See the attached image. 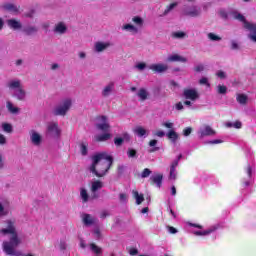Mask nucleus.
Here are the masks:
<instances>
[{
    "mask_svg": "<svg viewBox=\"0 0 256 256\" xmlns=\"http://www.w3.org/2000/svg\"><path fill=\"white\" fill-rule=\"evenodd\" d=\"M231 49L234 50V51L239 49V44H237V42H235V41H232L231 42Z\"/></svg>",
    "mask_w": 256,
    "mask_h": 256,
    "instance_id": "052dcab7",
    "label": "nucleus"
},
{
    "mask_svg": "<svg viewBox=\"0 0 256 256\" xmlns=\"http://www.w3.org/2000/svg\"><path fill=\"white\" fill-rule=\"evenodd\" d=\"M80 197L83 201V203H87V201H91V199H97V194H93V196H89L87 193H81Z\"/></svg>",
    "mask_w": 256,
    "mask_h": 256,
    "instance_id": "393cba45",
    "label": "nucleus"
},
{
    "mask_svg": "<svg viewBox=\"0 0 256 256\" xmlns=\"http://www.w3.org/2000/svg\"><path fill=\"white\" fill-rule=\"evenodd\" d=\"M149 181H150V185L154 187H158V189H161L163 185V174L156 173L150 177Z\"/></svg>",
    "mask_w": 256,
    "mask_h": 256,
    "instance_id": "423d86ee",
    "label": "nucleus"
},
{
    "mask_svg": "<svg viewBox=\"0 0 256 256\" xmlns=\"http://www.w3.org/2000/svg\"><path fill=\"white\" fill-rule=\"evenodd\" d=\"M200 85H206V87H211L209 80L206 77H203L199 80Z\"/></svg>",
    "mask_w": 256,
    "mask_h": 256,
    "instance_id": "de8ad7c7",
    "label": "nucleus"
},
{
    "mask_svg": "<svg viewBox=\"0 0 256 256\" xmlns=\"http://www.w3.org/2000/svg\"><path fill=\"white\" fill-rule=\"evenodd\" d=\"M246 172H247V175H248L249 179H251V175L253 173V168H251V165L247 166Z\"/></svg>",
    "mask_w": 256,
    "mask_h": 256,
    "instance_id": "864d4df0",
    "label": "nucleus"
},
{
    "mask_svg": "<svg viewBox=\"0 0 256 256\" xmlns=\"http://www.w3.org/2000/svg\"><path fill=\"white\" fill-rule=\"evenodd\" d=\"M99 189H103V182H101L100 180L92 182L91 192L95 193L96 191H99Z\"/></svg>",
    "mask_w": 256,
    "mask_h": 256,
    "instance_id": "412c9836",
    "label": "nucleus"
},
{
    "mask_svg": "<svg viewBox=\"0 0 256 256\" xmlns=\"http://www.w3.org/2000/svg\"><path fill=\"white\" fill-rule=\"evenodd\" d=\"M168 61L170 63H187V58L180 56L179 54H174L168 57Z\"/></svg>",
    "mask_w": 256,
    "mask_h": 256,
    "instance_id": "4468645a",
    "label": "nucleus"
},
{
    "mask_svg": "<svg viewBox=\"0 0 256 256\" xmlns=\"http://www.w3.org/2000/svg\"><path fill=\"white\" fill-rule=\"evenodd\" d=\"M236 100L240 103V105H247V95L238 94Z\"/></svg>",
    "mask_w": 256,
    "mask_h": 256,
    "instance_id": "c85d7f7f",
    "label": "nucleus"
},
{
    "mask_svg": "<svg viewBox=\"0 0 256 256\" xmlns=\"http://www.w3.org/2000/svg\"><path fill=\"white\" fill-rule=\"evenodd\" d=\"M114 144L116 145V147H121V145H123V138L121 137L114 138Z\"/></svg>",
    "mask_w": 256,
    "mask_h": 256,
    "instance_id": "09e8293b",
    "label": "nucleus"
},
{
    "mask_svg": "<svg viewBox=\"0 0 256 256\" xmlns=\"http://www.w3.org/2000/svg\"><path fill=\"white\" fill-rule=\"evenodd\" d=\"M134 133L135 135H138V137H145V135H147V130L143 128V126H137L134 129Z\"/></svg>",
    "mask_w": 256,
    "mask_h": 256,
    "instance_id": "4be33fe9",
    "label": "nucleus"
},
{
    "mask_svg": "<svg viewBox=\"0 0 256 256\" xmlns=\"http://www.w3.org/2000/svg\"><path fill=\"white\" fill-rule=\"evenodd\" d=\"M127 155L130 159H135V157H137V150L129 148L127 151Z\"/></svg>",
    "mask_w": 256,
    "mask_h": 256,
    "instance_id": "79ce46f5",
    "label": "nucleus"
},
{
    "mask_svg": "<svg viewBox=\"0 0 256 256\" xmlns=\"http://www.w3.org/2000/svg\"><path fill=\"white\" fill-rule=\"evenodd\" d=\"M234 19H237L238 21H241L244 25V29L250 32V39L252 41H256V24L250 23L245 19V16L241 13H234Z\"/></svg>",
    "mask_w": 256,
    "mask_h": 256,
    "instance_id": "20e7f679",
    "label": "nucleus"
},
{
    "mask_svg": "<svg viewBox=\"0 0 256 256\" xmlns=\"http://www.w3.org/2000/svg\"><path fill=\"white\" fill-rule=\"evenodd\" d=\"M38 29L35 26H28L24 29V33L27 35H33L34 33H37Z\"/></svg>",
    "mask_w": 256,
    "mask_h": 256,
    "instance_id": "c756f323",
    "label": "nucleus"
},
{
    "mask_svg": "<svg viewBox=\"0 0 256 256\" xmlns=\"http://www.w3.org/2000/svg\"><path fill=\"white\" fill-rule=\"evenodd\" d=\"M183 97L184 99H190V101H197L199 99V92L195 89H184Z\"/></svg>",
    "mask_w": 256,
    "mask_h": 256,
    "instance_id": "0eeeda50",
    "label": "nucleus"
},
{
    "mask_svg": "<svg viewBox=\"0 0 256 256\" xmlns=\"http://www.w3.org/2000/svg\"><path fill=\"white\" fill-rule=\"evenodd\" d=\"M185 15H187L188 17H199V10L194 7L191 11L185 12Z\"/></svg>",
    "mask_w": 256,
    "mask_h": 256,
    "instance_id": "473e14b6",
    "label": "nucleus"
},
{
    "mask_svg": "<svg viewBox=\"0 0 256 256\" xmlns=\"http://www.w3.org/2000/svg\"><path fill=\"white\" fill-rule=\"evenodd\" d=\"M216 75H217V77H219L220 79H225V77H227V75L225 74V72H223V71H218L217 73H216Z\"/></svg>",
    "mask_w": 256,
    "mask_h": 256,
    "instance_id": "5fc2aeb1",
    "label": "nucleus"
},
{
    "mask_svg": "<svg viewBox=\"0 0 256 256\" xmlns=\"http://www.w3.org/2000/svg\"><path fill=\"white\" fill-rule=\"evenodd\" d=\"M8 87L10 89H19V87H21V82L19 80L12 81L9 83Z\"/></svg>",
    "mask_w": 256,
    "mask_h": 256,
    "instance_id": "a19ab883",
    "label": "nucleus"
},
{
    "mask_svg": "<svg viewBox=\"0 0 256 256\" xmlns=\"http://www.w3.org/2000/svg\"><path fill=\"white\" fill-rule=\"evenodd\" d=\"M134 199H136L137 205H141L143 201H145V197L143 196V194H139V193L134 194Z\"/></svg>",
    "mask_w": 256,
    "mask_h": 256,
    "instance_id": "f704fd0d",
    "label": "nucleus"
},
{
    "mask_svg": "<svg viewBox=\"0 0 256 256\" xmlns=\"http://www.w3.org/2000/svg\"><path fill=\"white\" fill-rule=\"evenodd\" d=\"M132 21L135 23V25H138V27H143V18L135 16L132 18Z\"/></svg>",
    "mask_w": 256,
    "mask_h": 256,
    "instance_id": "ea45409f",
    "label": "nucleus"
},
{
    "mask_svg": "<svg viewBox=\"0 0 256 256\" xmlns=\"http://www.w3.org/2000/svg\"><path fill=\"white\" fill-rule=\"evenodd\" d=\"M66 32L67 26H65L63 22L58 23L54 28V33H58L59 35H63Z\"/></svg>",
    "mask_w": 256,
    "mask_h": 256,
    "instance_id": "dca6fc26",
    "label": "nucleus"
},
{
    "mask_svg": "<svg viewBox=\"0 0 256 256\" xmlns=\"http://www.w3.org/2000/svg\"><path fill=\"white\" fill-rule=\"evenodd\" d=\"M177 167H179V165H177V160L173 161L170 165V174H169V179L175 181V179H177Z\"/></svg>",
    "mask_w": 256,
    "mask_h": 256,
    "instance_id": "ddd939ff",
    "label": "nucleus"
},
{
    "mask_svg": "<svg viewBox=\"0 0 256 256\" xmlns=\"http://www.w3.org/2000/svg\"><path fill=\"white\" fill-rule=\"evenodd\" d=\"M120 201H122V203H125V201H127V194H120Z\"/></svg>",
    "mask_w": 256,
    "mask_h": 256,
    "instance_id": "338daca9",
    "label": "nucleus"
},
{
    "mask_svg": "<svg viewBox=\"0 0 256 256\" xmlns=\"http://www.w3.org/2000/svg\"><path fill=\"white\" fill-rule=\"evenodd\" d=\"M113 87H114V84H113V83H110L109 85H107V86L104 88V90H103V92H102V95H103L104 97H107V95H109V92L112 91Z\"/></svg>",
    "mask_w": 256,
    "mask_h": 256,
    "instance_id": "e433bc0d",
    "label": "nucleus"
},
{
    "mask_svg": "<svg viewBox=\"0 0 256 256\" xmlns=\"http://www.w3.org/2000/svg\"><path fill=\"white\" fill-rule=\"evenodd\" d=\"M117 171L118 175H123L125 173V166H118Z\"/></svg>",
    "mask_w": 256,
    "mask_h": 256,
    "instance_id": "bf43d9fd",
    "label": "nucleus"
},
{
    "mask_svg": "<svg viewBox=\"0 0 256 256\" xmlns=\"http://www.w3.org/2000/svg\"><path fill=\"white\" fill-rule=\"evenodd\" d=\"M7 109L8 111H10V113H13V114L19 113V108L14 107L13 103L11 102H7Z\"/></svg>",
    "mask_w": 256,
    "mask_h": 256,
    "instance_id": "c9c22d12",
    "label": "nucleus"
},
{
    "mask_svg": "<svg viewBox=\"0 0 256 256\" xmlns=\"http://www.w3.org/2000/svg\"><path fill=\"white\" fill-rule=\"evenodd\" d=\"M31 141L34 145H41V135L37 132H33L31 135Z\"/></svg>",
    "mask_w": 256,
    "mask_h": 256,
    "instance_id": "5701e85b",
    "label": "nucleus"
},
{
    "mask_svg": "<svg viewBox=\"0 0 256 256\" xmlns=\"http://www.w3.org/2000/svg\"><path fill=\"white\" fill-rule=\"evenodd\" d=\"M122 139L123 141H131V135H129V133L125 132L123 135H122Z\"/></svg>",
    "mask_w": 256,
    "mask_h": 256,
    "instance_id": "6e6d98bb",
    "label": "nucleus"
},
{
    "mask_svg": "<svg viewBox=\"0 0 256 256\" xmlns=\"http://www.w3.org/2000/svg\"><path fill=\"white\" fill-rule=\"evenodd\" d=\"M4 11H8V13H12V15H19V6L13 3H6L2 5Z\"/></svg>",
    "mask_w": 256,
    "mask_h": 256,
    "instance_id": "6e6552de",
    "label": "nucleus"
},
{
    "mask_svg": "<svg viewBox=\"0 0 256 256\" xmlns=\"http://www.w3.org/2000/svg\"><path fill=\"white\" fill-rule=\"evenodd\" d=\"M17 97H18L19 101H23L25 99V90L22 88H19Z\"/></svg>",
    "mask_w": 256,
    "mask_h": 256,
    "instance_id": "c03bdc74",
    "label": "nucleus"
},
{
    "mask_svg": "<svg viewBox=\"0 0 256 256\" xmlns=\"http://www.w3.org/2000/svg\"><path fill=\"white\" fill-rule=\"evenodd\" d=\"M7 215H9V210L0 202V219L1 217H7Z\"/></svg>",
    "mask_w": 256,
    "mask_h": 256,
    "instance_id": "7c9ffc66",
    "label": "nucleus"
},
{
    "mask_svg": "<svg viewBox=\"0 0 256 256\" xmlns=\"http://www.w3.org/2000/svg\"><path fill=\"white\" fill-rule=\"evenodd\" d=\"M80 153L83 157L87 156L89 153V144L87 142H82L79 145Z\"/></svg>",
    "mask_w": 256,
    "mask_h": 256,
    "instance_id": "6ab92c4d",
    "label": "nucleus"
},
{
    "mask_svg": "<svg viewBox=\"0 0 256 256\" xmlns=\"http://www.w3.org/2000/svg\"><path fill=\"white\" fill-rule=\"evenodd\" d=\"M208 39L210 41H221V36H217L215 33H208Z\"/></svg>",
    "mask_w": 256,
    "mask_h": 256,
    "instance_id": "37998d69",
    "label": "nucleus"
},
{
    "mask_svg": "<svg viewBox=\"0 0 256 256\" xmlns=\"http://www.w3.org/2000/svg\"><path fill=\"white\" fill-rule=\"evenodd\" d=\"M5 226L0 229L1 237L9 236V240H4L2 242V251L5 255L12 256H25L23 252L16 250V247L21 245L22 240L19 237V233H17V224L13 219H7L4 221Z\"/></svg>",
    "mask_w": 256,
    "mask_h": 256,
    "instance_id": "f257e3e1",
    "label": "nucleus"
},
{
    "mask_svg": "<svg viewBox=\"0 0 256 256\" xmlns=\"http://www.w3.org/2000/svg\"><path fill=\"white\" fill-rule=\"evenodd\" d=\"M163 127H166V129H173V123L171 122H165L163 124Z\"/></svg>",
    "mask_w": 256,
    "mask_h": 256,
    "instance_id": "e2e57ef3",
    "label": "nucleus"
},
{
    "mask_svg": "<svg viewBox=\"0 0 256 256\" xmlns=\"http://www.w3.org/2000/svg\"><path fill=\"white\" fill-rule=\"evenodd\" d=\"M200 137H211L213 135H215V130H213V128H211V126L206 125L203 128L200 129V131L198 132Z\"/></svg>",
    "mask_w": 256,
    "mask_h": 256,
    "instance_id": "1a4fd4ad",
    "label": "nucleus"
},
{
    "mask_svg": "<svg viewBox=\"0 0 256 256\" xmlns=\"http://www.w3.org/2000/svg\"><path fill=\"white\" fill-rule=\"evenodd\" d=\"M217 89H218L217 93L219 95H226L227 94V86H225V85H218Z\"/></svg>",
    "mask_w": 256,
    "mask_h": 256,
    "instance_id": "4c0bfd02",
    "label": "nucleus"
},
{
    "mask_svg": "<svg viewBox=\"0 0 256 256\" xmlns=\"http://www.w3.org/2000/svg\"><path fill=\"white\" fill-rule=\"evenodd\" d=\"M210 145H219V143H223V140L215 139L208 142Z\"/></svg>",
    "mask_w": 256,
    "mask_h": 256,
    "instance_id": "13d9d810",
    "label": "nucleus"
},
{
    "mask_svg": "<svg viewBox=\"0 0 256 256\" xmlns=\"http://www.w3.org/2000/svg\"><path fill=\"white\" fill-rule=\"evenodd\" d=\"M47 131L49 133H56V135H59V124L56 122L48 124Z\"/></svg>",
    "mask_w": 256,
    "mask_h": 256,
    "instance_id": "a211bd4d",
    "label": "nucleus"
},
{
    "mask_svg": "<svg viewBox=\"0 0 256 256\" xmlns=\"http://www.w3.org/2000/svg\"><path fill=\"white\" fill-rule=\"evenodd\" d=\"M82 221L84 225L87 227H91V225H95L96 219L89 214H82Z\"/></svg>",
    "mask_w": 256,
    "mask_h": 256,
    "instance_id": "f8f14e48",
    "label": "nucleus"
},
{
    "mask_svg": "<svg viewBox=\"0 0 256 256\" xmlns=\"http://www.w3.org/2000/svg\"><path fill=\"white\" fill-rule=\"evenodd\" d=\"M92 161L93 162L89 167L90 173L94 174L95 177L101 178L109 173V169H111L113 165V156H109L107 153L102 152L94 155Z\"/></svg>",
    "mask_w": 256,
    "mask_h": 256,
    "instance_id": "f03ea898",
    "label": "nucleus"
},
{
    "mask_svg": "<svg viewBox=\"0 0 256 256\" xmlns=\"http://www.w3.org/2000/svg\"><path fill=\"white\" fill-rule=\"evenodd\" d=\"M149 69H151V71L154 73H165V71L169 69V66L165 64H152L149 66Z\"/></svg>",
    "mask_w": 256,
    "mask_h": 256,
    "instance_id": "9d476101",
    "label": "nucleus"
},
{
    "mask_svg": "<svg viewBox=\"0 0 256 256\" xmlns=\"http://www.w3.org/2000/svg\"><path fill=\"white\" fill-rule=\"evenodd\" d=\"M167 137L168 139H171V141L173 143H175L177 141V139H179V134H177V132H175L174 129H171L168 133H167Z\"/></svg>",
    "mask_w": 256,
    "mask_h": 256,
    "instance_id": "b1692460",
    "label": "nucleus"
},
{
    "mask_svg": "<svg viewBox=\"0 0 256 256\" xmlns=\"http://www.w3.org/2000/svg\"><path fill=\"white\" fill-rule=\"evenodd\" d=\"M60 249L62 251H65V249H67V243H65V241L60 242Z\"/></svg>",
    "mask_w": 256,
    "mask_h": 256,
    "instance_id": "0e129e2a",
    "label": "nucleus"
},
{
    "mask_svg": "<svg viewBox=\"0 0 256 256\" xmlns=\"http://www.w3.org/2000/svg\"><path fill=\"white\" fill-rule=\"evenodd\" d=\"M122 29H124V31H130V33H138L139 31L133 24H125Z\"/></svg>",
    "mask_w": 256,
    "mask_h": 256,
    "instance_id": "a878e982",
    "label": "nucleus"
},
{
    "mask_svg": "<svg viewBox=\"0 0 256 256\" xmlns=\"http://www.w3.org/2000/svg\"><path fill=\"white\" fill-rule=\"evenodd\" d=\"M204 70H205V66H203L202 64L194 68V71H196V73H201V71H204Z\"/></svg>",
    "mask_w": 256,
    "mask_h": 256,
    "instance_id": "8fccbe9b",
    "label": "nucleus"
},
{
    "mask_svg": "<svg viewBox=\"0 0 256 256\" xmlns=\"http://www.w3.org/2000/svg\"><path fill=\"white\" fill-rule=\"evenodd\" d=\"M69 109H71V100L67 99L63 102L62 105L55 109L54 115L65 116L67 115V111H69Z\"/></svg>",
    "mask_w": 256,
    "mask_h": 256,
    "instance_id": "39448f33",
    "label": "nucleus"
},
{
    "mask_svg": "<svg viewBox=\"0 0 256 256\" xmlns=\"http://www.w3.org/2000/svg\"><path fill=\"white\" fill-rule=\"evenodd\" d=\"M100 119L103 123L97 124L96 125L97 129L104 132L109 131V129H111V125L107 123V116H100Z\"/></svg>",
    "mask_w": 256,
    "mask_h": 256,
    "instance_id": "9b49d317",
    "label": "nucleus"
},
{
    "mask_svg": "<svg viewBox=\"0 0 256 256\" xmlns=\"http://www.w3.org/2000/svg\"><path fill=\"white\" fill-rule=\"evenodd\" d=\"M7 25H8V27H10V29H21V27H22L21 22L15 20V19L7 20Z\"/></svg>",
    "mask_w": 256,
    "mask_h": 256,
    "instance_id": "f3484780",
    "label": "nucleus"
},
{
    "mask_svg": "<svg viewBox=\"0 0 256 256\" xmlns=\"http://www.w3.org/2000/svg\"><path fill=\"white\" fill-rule=\"evenodd\" d=\"M2 129L5 131V133H13V126L9 123H4L2 125Z\"/></svg>",
    "mask_w": 256,
    "mask_h": 256,
    "instance_id": "58836bf2",
    "label": "nucleus"
},
{
    "mask_svg": "<svg viewBox=\"0 0 256 256\" xmlns=\"http://www.w3.org/2000/svg\"><path fill=\"white\" fill-rule=\"evenodd\" d=\"M219 15L222 19H227L229 17L225 10H220Z\"/></svg>",
    "mask_w": 256,
    "mask_h": 256,
    "instance_id": "603ef678",
    "label": "nucleus"
},
{
    "mask_svg": "<svg viewBox=\"0 0 256 256\" xmlns=\"http://www.w3.org/2000/svg\"><path fill=\"white\" fill-rule=\"evenodd\" d=\"M156 137H165V132L163 130H158L155 132Z\"/></svg>",
    "mask_w": 256,
    "mask_h": 256,
    "instance_id": "4d7b16f0",
    "label": "nucleus"
},
{
    "mask_svg": "<svg viewBox=\"0 0 256 256\" xmlns=\"http://www.w3.org/2000/svg\"><path fill=\"white\" fill-rule=\"evenodd\" d=\"M172 37H174V39H183L187 37V34L183 31H178V32H173Z\"/></svg>",
    "mask_w": 256,
    "mask_h": 256,
    "instance_id": "2f4dec72",
    "label": "nucleus"
},
{
    "mask_svg": "<svg viewBox=\"0 0 256 256\" xmlns=\"http://www.w3.org/2000/svg\"><path fill=\"white\" fill-rule=\"evenodd\" d=\"M233 127H235V129H241V127H243V124L241 123V121H236L233 124Z\"/></svg>",
    "mask_w": 256,
    "mask_h": 256,
    "instance_id": "680f3d73",
    "label": "nucleus"
},
{
    "mask_svg": "<svg viewBox=\"0 0 256 256\" xmlns=\"http://www.w3.org/2000/svg\"><path fill=\"white\" fill-rule=\"evenodd\" d=\"M138 97H140L141 101H146L147 97H149V93L144 88H141L138 91Z\"/></svg>",
    "mask_w": 256,
    "mask_h": 256,
    "instance_id": "cd10ccee",
    "label": "nucleus"
},
{
    "mask_svg": "<svg viewBox=\"0 0 256 256\" xmlns=\"http://www.w3.org/2000/svg\"><path fill=\"white\" fill-rule=\"evenodd\" d=\"M191 133H193V128L186 127V128L183 129L184 137H189V135H191Z\"/></svg>",
    "mask_w": 256,
    "mask_h": 256,
    "instance_id": "49530a36",
    "label": "nucleus"
},
{
    "mask_svg": "<svg viewBox=\"0 0 256 256\" xmlns=\"http://www.w3.org/2000/svg\"><path fill=\"white\" fill-rule=\"evenodd\" d=\"M137 69H139V71H143V69H145V67H147V64H145V62H140L136 65Z\"/></svg>",
    "mask_w": 256,
    "mask_h": 256,
    "instance_id": "3c124183",
    "label": "nucleus"
},
{
    "mask_svg": "<svg viewBox=\"0 0 256 256\" xmlns=\"http://www.w3.org/2000/svg\"><path fill=\"white\" fill-rule=\"evenodd\" d=\"M188 227H191L190 232H192V234L196 237H207L208 235H211L212 233H215V231L220 229L221 224H214L206 230H203V226L189 222Z\"/></svg>",
    "mask_w": 256,
    "mask_h": 256,
    "instance_id": "7ed1b4c3",
    "label": "nucleus"
},
{
    "mask_svg": "<svg viewBox=\"0 0 256 256\" xmlns=\"http://www.w3.org/2000/svg\"><path fill=\"white\" fill-rule=\"evenodd\" d=\"M149 175H151V170L149 168H145L141 173L142 179H146Z\"/></svg>",
    "mask_w": 256,
    "mask_h": 256,
    "instance_id": "a18cd8bd",
    "label": "nucleus"
},
{
    "mask_svg": "<svg viewBox=\"0 0 256 256\" xmlns=\"http://www.w3.org/2000/svg\"><path fill=\"white\" fill-rule=\"evenodd\" d=\"M177 5H179V3L177 2H173L170 5H168L164 10V15H168L169 13H171V11H173V8L177 7Z\"/></svg>",
    "mask_w": 256,
    "mask_h": 256,
    "instance_id": "72a5a7b5",
    "label": "nucleus"
},
{
    "mask_svg": "<svg viewBox=\"0 0 256 256\" xmlns=\"http://www.w3.org/2000/svg\"><path fill=\"white\" fill-rule=\"evenodd\" d=\"M90 249L97 256L103 253V250L99 246L95 245L94 243L90 244Z\"/></svg>",
    "mask_w": 256,
    "mask_h": 256,
    "instance_id": "bb28decb",
    "label": "nucleus"
},
{
    "mask_svg": "<svg viewBox=\"0 0 256 256\" xmlns=\"http://www.w3.org/2000/svg\"><path fill=\"white\" fill-rule=\"evenodd\" d=\"M110 45V43L97 42L95 44V49L98 53H101V51H105V49H107V47H110Z\"/></svg>",
    "mask_w": 256,
    "mask_h": 256,
    "instance_id": "aec40b11",
    "label": "nucleus"
},
{
    "mask_svg": "<svg viewBox=\"0 0 256 256\" xmlns=\"http://www.w3.org/2000/svg\"><path fill=\"white\" fill-rule=\"evenodd\" d=\"M129 253H130V255H137V253H139V252H138L137 249L131 248V249L129 250Z\"/></svg>",
    "mask_w": 256,
    "mask_h": 256,
    "instance_id": "774afa93",
    "label": "nucleus"
},
{
    "mask_svg": "<svg viewBox=\"0 0 256 256\" xmlns=\"http://www.w3.org/2000/svg\"><path fill=\"white\" fill-rule=\"evenodd\" d=\"M157 145V140L153 139L149 141V147H155Z\"/></svg>",
    "mask_w": 256,
    "mask_h": 256,
    "instance_id": "69168bd1",
    "label": "nucleus"
},
{
    "mask_svg": "<svg viewBox=\"0 0 256 256\" xmlns=\"http://www.w3.org/2000/svg\"><path fill=\"white\" fill-rule=\"evenodd\" d=\"M109 139H111V133L109 132L99 134L94 137V141H96V143H103L105 141H109Z\"/></svg>",
    "mask_w": 256,
    "mask_h": 256,
    "instance_id": "2eb2a0df",
    "label": "nucleus"
}]
</instances>
